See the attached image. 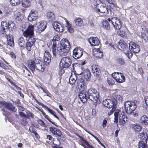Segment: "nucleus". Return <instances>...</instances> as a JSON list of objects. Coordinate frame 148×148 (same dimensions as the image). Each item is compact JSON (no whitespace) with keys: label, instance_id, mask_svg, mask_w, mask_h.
<instances>
[{"label":"nucleus","instance_id":"obj_26","mask_svg":"<svg viewBox=\"0 0 148 148\" xmlns=\"http://www.w3.org/2000/svg\"><path fill=\"white\" fill-rule=\"evenodd\" d=\"M93 53L94 56L97 58H101L103 55V52L99 49H95L93 51Z\"/></svg>","mask_w":148,"mask_h":148},{"label":"nucleus","instance_id":"obj_53","mask_svg":"<svg viewBox=\"0 0 148 148\" xmlns=\"http://www.w3.org/2000/svg\"><path fill=\"white\" fill-rule=\"evenodd\" d=\"M90 76L91 74H90V73L89 72L85 75V77L87 80H88L90 78Z\"/></svg>","mask_w":148,"mask_h":148},{"label":"nucleus","instance_id":"obj_25","mask_svg":"<svg viewBox=\"0 0 148 148\" xmlns=\"http://www.w3.org/2000/svg\"><path fill=\"white\" fill-rule=\"evenodd\" d=\"M8 24L5 21H3L1 22V32L2 33V32L3 31H8Z\"/></svg>","mask_w":148,"mask_h":148},{"label":"nucleus","instance_id":"obj_43","mask_svg":"<svg viewBox=\"0 0 148 148\" xmlns=\"http://www.w3.org/2000/svg\"><path fill=\"white\" fill-rule=\"evenodd\" d=\"M145 146V143L143 141H140L138 144V148H144Z\"/></svg>","mask_w":148,"mask_h":148},{"label":"nucleus","instance_id":"obj_2","mask_svg":"<svg viewBox=\"0 0 148 148\" xmlns=\"http://www.w3.org/2000/svg\"><path fill=\"white\" fill-rule=\"evenodd\" d=\"M28 66L29 68L32 71H37L43 72L44 71L45 67L43 64L40 60L38 59L29 60L28 61Z\"/></svg>","mask_w":148,"mask_h":148},{"label":"nucleus","instance_id":"obj_31","mask_svg":"<svg viewBox=\"0 0 148 148\" xmlns=\"http://www.w3.org/2000/svg\"><path fill=\"white\" fill-rule=\"evenodd\" d=\"M75 24L76 26H80L83 24L82 19L80 18H78L74 21Z\"/></svg>","mask_w":148,"mask_h":148},{"label":"nucleus","instance_id":"obj_52","mask_svg":"<svg viewBox=\"0 0 148 148\" xmlns=\"http://www.w3.org/2000/svg\"><path fill=\"white\" fill-rule=\"evenodd\" d=\"M66 23L65 25V26L67 28V29L71 27V24H69V22L67 21H66Z\"/></svg>","mask_w":148,"mask_h":148},{"label":"nucleus","instance_id":"obj_39","mask_svg":"<svg viewBox=\"0 0 148 148\" xmlns=\"http://www.w3.org/2000/svg\"><path fill=\"white\" fill-rule=\"evenodd\" d=\"M20 0H10L11 3L14 5L19 4L20 3Z\"/></svg>","mask_w":148,"mask_h":148},{"label":"nucleus","instance_id":"obj_12","mask_svg":"<svg viewBox=\"0 0 148 148\" xmlns=\"http://www.w3.org/2000/svg\"><path fill=\"white\" fill-rule=\"evenodd\" d=\"M96 9L99 12L101 13H104L105 15H107L108 14L109 12L110 11V10L106 6V5L103 4H101L96 5Z\"/></svg>","mask_w":148,"mask_h":148},{"label":"nucleus","instance_id":"obj_21","mask_svg":"<svg viewBox=\"0 0 148 148\" xmlns=\"http://www.w3.org/2000/svg\"><path fill=\"white\" fill-rule=\"evenodd\" d=\"M49 129L50 132L56 137H59L61 135V131L59 129L53 127H50Z\"/></svg>","mask_w":148,"mask_h":148},{"label":"nucleus","instance_id":"obj_4","mask_svg":"<svg viewBox=\"0 0 148 148\" xmlns=\"http://www.w3.org/2000/svg\"><path fill=\"white\" fill-rule=\"evenodd\" d=\"M115 122L117 123L118 119L119 120V122L121 124H124L127 121V117L125 115L122 114L121 112L119 110L117 109L115 110L114 113Z\"/></svg>","mask_w":148,"mask_h":148},{"label":"nucleus","instance_id":"obj_46","mask_svg":"<svg viewBox=\"0 0 148 148\" xmlns=\"http://www.w3.org/2000/svg\"><path fill=\"white\" fill-rule=\"evenodd\" d=\"M60 39L59 36L57 35H56L53 37V40H54V41H53V42H54L55 43V45L56 46V41H58ZM53 46V45H52V47Z\"/></svg>","mask_w":148,"mask_h":148},{"label":"nucleus","instance_id":"obj_23","mask_svg":"<svg viewBox=\"0 0 148 148\" xmlns=\"http://www.w3.org/2000/svg\"><path fill=\"white\" fill-rule=\"evenodd\" d=\"M118 47L121 50H125L127 48V46L125 42L123 40H121L118 43Z\"/></svg>","mask_w":148,"mask_h":148},{"label":"nucleus","instance_id":"obj_27","mask_svg":"<svg viewBox=\"0 0 148 148\" xmlns=\"http://www.w3.org/2000/svg\"><path fill=\"white\" fill-rule=\"evenodd\" d=\"M140 121L144 125H148V117L145 115L142 116L140 119Z\"/></svg>","mask_w":148,"mask_h":148},{"label":"nucleus","instance_id":"obj_33","mask_svg":"<svg viewBox=\"0 0 148 148\" xmlns=\"http://www.w3.org/2000/svg\"><path fill=\"white\" fill-rule=\"evenodd\" d=\"M132 127L136 132H139L142 129L141 125L138 124H134L132 125Z\"/></svg>","mask_w":148,"mask_h":148},{"label":"nucleus","instance_id":"obj_56","mask_svg":"<svg viewBox=\"0 0 148 148\" xmlns=\"http://www.w3.org/2000/svg\"><path fill=\"white\" fill-rule=\"evenodd\" d=\"M115 108H112V110H110V112L108 113V115L109 116H110L113 113L114 111L115 110Z\"/></svg>","mask_w":148,"mask_h":148},{"label":"nucleus","instance_id":"obj_32","mask_svg":"<svg viewBox=\"0 0 148 148\" xmlns=\"http://www.w3.org/2000/svg\"><path fill=\"white\" fill-rule=\"evenodd\" d=\"M31 2L29 0H23L22 2V5L24 7H27L30 5Z\"/></svg>","mask_w":148,"mask_h":148},{"label":"nucleus","instance_id":"obj_51","mask_svg":"<svg viewBox=\"0 0 148 148\" xmlns=\"http://www.w3.org/2000/svg\"><path fill=\"white\" fill-rule=\"evenodd\" d=\"M38 123L42 126L44 127H46V125L45 123L41 120H39L38 121Z\"/></svg>","mask_w":148,"mask_h":148},{"label":"nucleus","instance_id":"obj_36","mask_svg":"<svg viewBox=\"0 0 148 148\" xmlns=\"http://www.w3.org/2000/svg\"><path fill=\"white\" fill-rule=\"evenodd\" d=\"M84 69L82 65L77 68V72L78 75H81L84 72Z\"/></svg>","mask_w":148,"mask_h":148},{"label":"nucleus","instance_id":"obj_1","mask_svg":"<svg viewBox=\"0 0 148 148\" xmlns=\"http://www.w3.org/2000/svg\"><path fill=\"white\" fill-rule=\"evenodd\" d=\"M59 46L56 49L55 43L53 42V46L52 47V51L54 56H56L57 54L62 56L66 55L69 52L70 47V43L69 41L66 39H62L60 42Z\"/></svg>","mask_w":148,"mask_h":148},{"label":"nucleus","instance_id":"obj_49","mask_svg":"<svg viewBox=\"0 0 148 148\" xmlns=\"http://www.w3.org/2000/svg\"><path fill=\"white\" fill-rule=\"evenodd\" d=\"M44 57H48L51 58V56L50 53L48 51H45Z\"/></svg>","mask_w":148,"mask_h":148},{"label":"nucleus","instance_id":"obj_60","mask_svg":"<svg viewBox=\"0 0 148 148\" xmlns=\"http://www.w3.org/2000/svg\"><path fill=\"white\" fill-rule=\"evenodd\" d=\"M16 88V89L17 90H21V88L17 86L16 85L14 84V83L12 84Z\"/></svg>","mask_w":148,"mask_h":148},{"label":"nucleus","instance_id":"obj_8","mask_svg":"<svg viewBox=\"0 0 148 148\" xmlns=\"http://www.w3.org/2000/svg\"><path fill=\"white\" fill-rule=\"evenodd\" d=\"M103 103L106 107L108 108H114L116 107L117 103L115 99H114L112 100L109 99H107L103 100Z\"/></svg>","mask_w":148,"mask_h":148},{"label":"nucleus","instance_id":"obj_63","mask_svg":"<svg viewBox=\"0 0 148 148\" xmlns=\"http://www.w3.org/2000/svg\"><path fill=\"white\" fill-rule=\"evenodd\" d=\"M68 30L69 32L70 33H73V29L71 27L68 29Z\"/></svg>","mask_w":148,"mask_h":148},{"label":"nucleus","instance_id":"obj_55","mask_svg":"<svg viewBox=\"0 0 148 148\" xmlns=\"http://www.w3.org/2000/svg\"><path fill=\"white\" fill-rule=\"evenodd\" d=\"M115 97L116 99H118L119 100H122V97L119 95L116 94L115 95Z\"/></svg>","mask_w":148,"mask_h":148},{"label":"nucleus","instance_id":"obj_37","mask_svg":"<svg viewBox=\"0 0 148 148\" xmlns=\"http://www.w3.org/2000/svg\"><path fill=\"white\" fill-rule=\"evenodd\" d=\"M25 40L23 37H21L19 38L18 40V44L21 47H23L25 44Z\"/></svg>","mask_w":148,"mask_h":148},{"label":"nucleus","instance_id":"obj_22","mask_svg":"<svg viewBox=\"0 0 148 148\" xmlns=\"http://www.w3.org/2000/svg\"><path fill=\"white\" fill-rule=\"evenodd\" d=\"M138 137L141 139L146 140L148 137V131L147 129L143 130V132L139 134Z\"/></svg>","mask_w":148,"mask_h":148},{"label":"nucleus","instance_id":"obj_59","mask_svg":"<svg viewBox=\"0 0 148 148\" xmlns=\"http://www.w3.org/2000/svg\"><path fill=\"white\" fill-rule=\"evenodd\" d=\"M10 54V56L12 58H16V56H15V54L13 52H11Z\"/></svg>","mask_w":148,"mask_h":148},{"label":"nucleus","instance_id":"obj_28","mask_svg":"<svg viewBox=\"0 0 148 148\" xmlns=\"http://www.w3.org/2000/svg\"><path fill=\"white\" fill-rule=\"evenodd\" d=\"M1 104L4 106L7 109L9 110H11L14 112L16 111L15 108L11 103L3 102H2Z\"/></svg>","mask_w":148,"mask_h":148},{"label":"nucleus","instance_id":"obj_44","mask_svg":"<svg viewBox=\"0 0 148 148\" xmlns=\"http://www.w3.org/2000/svg\"><path fill=\"white\" fill-rule=\"evenodd\" d=\"M53 143L54 144L56 145H59L60 144V141L58 138L54 139L53 140Z\"/></svg>","mask_w":148,"mask_h":148},{"label":"nucleus","instance_id":"obj_11","mask_svg":"<svg viewBox=\"0 0 148 148\" xmlns=\"http://www.w3.org/2000/svg\"><path fill=\"white\" fill-rule=\"evenodd\" d=\"M3 36H5L6 38L8 41V44L11 47L14 45L13 39L12 35L7 31H3L2 32V34Z\"/></svg>","mask_w":148,"mask_h":148},{"label":"nucleus","instance_id":"obj_34","mask_svg":"<svg viewBox=\"0 0 148 148\" xmlns=\"http://www.w3.org/2000/svg\"><path fill=\"white\" fill-rule=\"evenodd\" d=\"M16 27L14 23L11 21L8 23V29L10 30L14 31L16 29Z\"/></svg>","mask_w":148,"mask_h":148},{"label":"nucleus","instance_id":"obj_64","mask_svg":"<svg viewBox=\"0 0 148 148\" xmlns=\"http://www.w3.org/2000/svg\"><path fill=\"white\" fill-rule=\"evenodd\" d=\"M47 139H48L49 140H51L52 139V137L50 135H48L47 136Z\"/></svg>","mask_w":148,"mask_h":148},{"label":"nucleus","instance_id":"obj_47","mask_svg":"<svg viewBox=\"0 0 148 148\" xmlns=\"http://www.w3.org/2000/svg\"><path fill=\"white\" fill-rule=\"evenodd\" d=\"M140 37L144 39L145 40H147L148 38L147 35L144 33H141V35H140Z\"/></svg>","mask_w":148,"mask_h":148},{"label":"nucleus","instance_id":"obj_18","mask_svg":"<svg viewBox=\"0 0 148 148\" xmlns=\"http://www.w3.org/2000/svg\"><path fill=\"white\" fill-rule=\"evenodd\" d=\"M92 72L94 75L95 76H99L101 72L100 67L97 65L93 64L92 66Z\"/></svg>","mask_w":148,"mask_h":148},{"label":"nucleus","instance_id":"obj_61","mask_svg":"<svg viewBox=\"0 0 148 148\" xmlns=\"http://www.w3.org/2000/svg\"><path fill=\"white\" fill-rule=\"evenodd\" d=\"M131 114L134 117H136L138 116V114L137 113L133 112L130 114Z\"/></svg>","mask_w":148,"mask_h":148},{"label":"nucleus","instance_id":"obj_7","mask_svg":"<svg viewBox=\"0 0 148 148\" xmlns=\"http://www.w3.org/2000/svg\"><path fill=\"white\" fill-rule=\"evenodd\" d=\"M109 23L113 25L114 28L116 29H119L121 27V24L120 20L116 17H113L111 19H108Z\"/></svg>","mask_w":148,"mask_h":148},{"label":"nucleus","instance_id":"obj_62","mask_svg":"<svg viewBox=\"0 0 148 148\" xmlns=\"http://www.w3.org/2000/svg\"><path fill=\"white\" fill-rule=\"evenodd\" d=\"M48 111H49V112L50 113H51V114H52V115H53L54 114V112L52 110H51V109H49V108H48Z\"/></svg>","mask_w":148,"mask_h":148},{"label":"nucleus","instance_id":"obj_54","mask_svg":"<svg viewBox=\"0 0 148 148\" xmlns=\"http://www.w3.org/2000/svg\"><path fill=\"white\" fill-rule=\"evenodd\" d=\"M19 115L21 117H24V118H27V116L26 115H25L24 113L22 112H19Z\"/></svg>","mask_w":148,"mask_h":148},{"label":"nucleus","instance_id":"obj_38","mask_svg":"<svg viewBox=\"0 0 148 148\" xmlns=\"http://www.w3.org/2000/svg\"><path fill=\"white\" fill-rule=\"evenodd\" d=\"M15 18L16 20L18 21H21L23 18L22 15L18 14H15Z\"/></svg>","mask_w":148,"mask_h":148},{"label":"nucleus","instance_id":"obj_24","mask_svg":"<svg viewBox=\"0 0 148 148\" xmlns=\"http://www.w3.org/2000/svg\"><path fill=\"white\" fill-rule=\"evenodd\" d=\"M77 86L79 88H80L82 90H84L86 87V84L83 79H79L77 81Z\"/></svg>","mask_w":148,"mask_h":148},{"label":"nucleus","instance_id":"obj_10","mask_svg":"<svg viewBox=\"0 0 148 148\" xmlns=\"http://www.w3.org/2000/svg\"><path fill=\"white\" fill-rule=\"evenodd\" d=\"M112 76L113 78L119 83H122L125 81V77L122 73L115 72L112 73Z\"/></svg>","mask_w":148,"mask_h":148},{"label":"nucleus","instance_id":"obj_13","mask_svg":"<svg viewBox=\"0 0 148 148\" xmlns=\"http://www.w3.org/2000/svg\"><path fill=\"white\" fill-rule=\"evenodd\" d=\"M38 17V14L37 11L34 9H32L29 13L28 16V20L30 22L36 20Z\"/></svg>","mask_w":148,"mask_h":148},{"label":"nucleus","instance_id":"obj_17","mask_svg":"<svg viewBox=\"0 0 148 148\" xmlns=\"http://www.w3.org/2000/svg\"><path fill=\"white\" fill-rule=\"evenodd\" d=\"M52 25L54 29L57 32H62L64 30V26L57 21H54Z\"/></svg>","mask_w":148,"mask_h":148},{"label":"nucleus","instance_id":"obj_58","mask_svg":"<svg viewBox=\"0 0 148 148\" xmlns=\"http://www.w3.org/2000/svg\"><path fill=\"white\" fill-rule=\"evenodd\" d=\"M145 102L147 106L148 105V97L147 96L145 97Z\"/></svg>","mask_w":148,"mask_h":148},{"label":"nucleus","instance_id":"obj_40","mask_svg":"<svg viewBox=\"0 0 148 148\" xmlns=\"http://www.w3.org/2000/svg\"><path fill=\"white\" fill-rule=\"evenodd\" d=\"M34 44L32 43H30L27 42L26 44V49L29 51L31 50V48Z\"/></svg>","mask_w":148,"mask_h":148},{"label":"nucleus","instance_id":"obj_45","mask_svg":"<svg viewBox=\"0 0 148 148\" xmlns=\"http://www.w3.org/2000/svg\"><path fill=\"white\" fill-rule=\"evenodd\" d=\"M107 82L110 85H112L114 84V80L110 78L108 79Z\"/></svg>","mask_w":148,"mask_h":148},{"label":"nucleus","instance_id":"obj_16","mask_svg":"<svg viewBox=\"0 0 148 148\" xmlns=\"http://www.w3.org/2000/svg\"><path fill=\"white\" fill-rule=\"evenodd\" d=\"M129 48L130 51L134 53H138L140 50V46L133 42H131L129 43Z\"/></svg>","mask_w":148,"mask_h":148},{"label":"nucleus","instance_id":"obj_35","mask_svg":"<svg viewBox=\"0 0 148 148\" xmlns=\"http://www.w3.org/2000/svg\"><path fill=\"white\" fill-rule=\"evenodd\" d=\"M108 21L105 20L103 21L102 23L103 27L107 30H108L110 29L109 23Z\"/></svg>","mask_w":148,"mask_h":148},{"label":"nucleus","instance_id":"obj_48","mask_svg":"<svg viewBox=\"0 0 148 148\" xmlns=\"http://www.w3.org/2000/svg\"><path fill=\"white\" fill-rule=\"evenodd\" d=\"M40 88L41 90H43L44 92L47 94V96L49 97L51 96V95L47 90L41 87H40Z\"/></svg>","mask_w":148,"mask_h":148},{"label":"nucleus","instance_id":"obj_9","mask_svg":"<svg viewBox=\"0 0 148 148\" xmlns=\"http://www.w3.org/2000/svg\"><path fill=\"white\" fill-rule=\"evenodd\" d=\"M72 61L68 57H64L61 60L60 64V67L62 68H68L71 65Z\"/></svg>","mask_w":148,"mask_h":148},{"label":"nucleus","instance_id":"obj_20","mask_svg":"<svg viewBox=\"0 0 148 148\" xmlns=\"http://www.w3.org/2000/svg\"><path fill=\"white\" fill-rule=\"evenodd\" d=\"M88 40L91 45L93 46L98 45L99 43V41L97 37H92Z\"/></svg>","mask_w":148,"mask_h":148},{"label":"nucleus","instance_id":"obj_3","mask_svg":"<svg viewBox=\"0 0 148 148\" xmlns=\"http://www.w3.org/2000/svg\"><path fill=\"white\" fill-rule=\"evenodd\" d=\"M34 26L32 25H29L27 29L23 33L24 36L29 38L28 42L34 44L35 39L32 37L34 34Z\"/></svg>","mask_w":148,"mask_h":148},{"label":"nucleus","instance_id":"obj_41","mask_svg":"<svg viewBox=\"0 0 148 148\" xmlns=\"http://www.w3.org/2000/svg\"><path fill=\"white\" fill-rule=\"evenodd\" d=\"M51 58L48 57H44V61L45 64L46 65L49 64L51 61Z\"/></svg>","mask_w":148,"mask_h":148},{"label":"nucleus","instance_id":"obj_50","mask_svg":"<svg viewBox=\"0 0 148 148\" xmlns=\"http://www.w3.org/2000/svg\"><path fill=\"white\" fill-rule=\"evenodd\" d=\"M108 120V118H106L103 120V122L102 123V126L103 127H104L106 126V123H107Z\"/></svg>","mask_w":148,"mask_h":148},{"label":"nucleus","instance_id":"obj_57","mask_svg":"<svg viewBox=\"0 0 148 148\" xmlns=\"http://www.w3.org/2000/svg\"><path fill=\"white\" fill-rule=\"evenodd\" d=\"M26 115L27 116V118L29 117H33L32 114L29 112V113H27V114Z\"/></svg>","mask_w":148,"mask_h":148},{"label":"nucleus","instance_id":"obj_19","mask_svg":"<svg viewBox=\"0 0 148 148\" xmlns=\"http://www.w3.org/2000/svg\"><path fill=\"white\" fill-rule=\"evenodd\" d=\"M82 91H80L78 95V96L81 101L83 103L86 102L88 98V97L86 96V93L87 92L86 90H82Z\"/></svg>","mask_w":148,"mask_h":148},{"label":"nucleus","instance_id":"obj_5","mask_svg":"<svg viewBox=\"0 0 148 148\" xmlns=\"http://www.w3.org/2000/svg\"><path fill=\"white\" fill-rule=\"evenodd\" d=\"M124 107L126 112L128 114H130L135 110L136 106L135 102L128 101L125 102Z\"/></svg>","mask_w":148,"mask_h":148},{"label":"nucleus","instance_id":"obj_29","mask_svg":"<svg viewBox=\"0 0 148 148\" xmlns=\"http://www.w3.org/2000/svg\"><path fill=\"white\" fill-rule=\"evenodd\" d=\"M47 19L50 21H52L55 19V17L53 13L49 12L47 13Z\"/></svg>","mask_w":148,"mask_h":148},{"label":"nucleus","instance_id":"obj_30","mask_svg":"<svg viewBox=\"0 0 148 148\" xmlns=\"http://www.w3.org/2000/svg\"><path fill=\"white\" fill-rule=\"evenodd\" d=\"M77 79V77L75 74H72L69 79V82L70 84L73 85L74 84Z\"/></svg>","mask_w":148,"mask_h":148},{"label":"nucleus","instance_id":"obj_6","mask_svg":"<svg viewBox=\"0 0 148 148\" xmlns=\"http://www.w3.org/2000/svg\"><path fill=\"white\" fill-rule=\"evenodd\" d=\"M87 94L88 96V98L95 103L97 101L99 96L98 92L95 89H90L88 90Z\"/></svg>","mask_w":148,"mask_h":148},{"label":"nucleus","instance_id":"obj_42","mask_svg":"<svg viewBox=\"0 0 148 148\" xmlns=\"http://www.w3.org/2000/svg\"><path fill=\"white\" fill-rule=\"evenodd\" d=\"M116 61L118 64L123 65L124 64V62L121 58H118L116 59Z\"/></svg>","mask_w":148,"mask_h":148},{"label":"nucleus","instance_id":"obj_15","mask_svg":"<svg viewBox=\"0 0 148 148\" xmlns=\"http://www.w3.org/2000/svg\"><path fill=\"white\" fill-rule=\"evenodd\" d=\"M36 25L37 32L39 33H41L47 27V23L44 21H41L37 23Z\"/></svg>","mask_w":148,"mask_h":148},{"label":"nucleus","instance_id":"obj_14","mask_svg":"<svg viewBox=\"0 0 148 148\" xmlns=\"http://www.w3.org/2000/svg\"><path fill=\"white\" fill-rule=\"evenodd\" d=\"M73 57L75 59H78L82 56L83 50L80 47H77L73 49Z\"/></svg>","mask_w":148,"mask_h":148}]
</instances>
